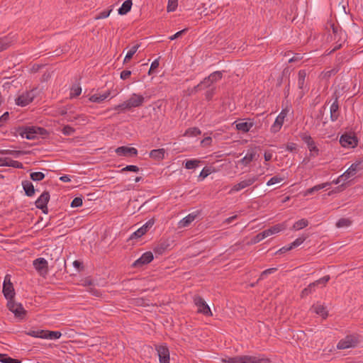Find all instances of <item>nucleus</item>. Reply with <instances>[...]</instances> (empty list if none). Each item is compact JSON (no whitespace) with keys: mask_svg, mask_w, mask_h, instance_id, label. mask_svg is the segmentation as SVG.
<instances>
[{"mask_svg":"<svg viewBox=\"0 0 363 363\" xmlns=\"http://www.w3.org/2000/svg\"><path fill=\"white\" fill-rule=\"evenodd\" d=\"M75 129L69 125H65L63 128L62 129V133L65 135H72L74 133Z\"/></svg>","mask_w":363,"mask_h":363,"instance_id":"nucleus-45","label":"nucleus"},{"mask_svg":"<svg viewBox=\"0 0 363 363\" xmlns=\"http://www.w3.org/2000/svg\"><path fill=\"white\" fill-rule=\"evenodd\" d=\"M286 116V113L284 112V111H282L279 116L275 119V121L274 124L271 127V132L272 133H277L280 130L281 126L283 125L284 118Z\"/></svg>","mask_w":363,"mask_h":363,"instance_id":"nucleus-17","label":"nucleus"},{"mask_svg":"<svg viewBox=\"0 0 363 363\" xmlns=\"http://www.w3.org/2000/svg\"><path fill=\"white\" fill-rule=\"evenodd\" d=\"M328 185V183H323V184H320L314 186L313 187L310 188L307 190L306 194H311L315 191H318L320 189H323V188L326 187Z\"/></svg>","mask_w":363,"mask_h":363,"instance_id":"nucleus-40","label":"nucleus"},{"mask_svg":"<svg viewBox=\"0 0 363 363\" xmlns=\"http://www.w3.org/2000/svg\"><path fill=\"white\" fill-rule=\"evenodd\" d=\"M131 72L130 70H123L121 72L120 77L123 80H125L130 77Z\"/></svg>","mask_w":363,"mask_h":363,"instance_id":"nucleus-61","label":"nucleus"},{"mask_svg":"<svg viewBox=\"0 0 363 363\" xmlns=\"http://www.w3.org/2000/svg\"><path fill=\"white\" fill-rule=\"evenodd\" d=\"M199 213H192L184 218L180 222L179 225L181 227H187L190 225L197 217Z\"/></svg>","mask_w":363,"mask_h":363,"instance_id":"nucleus-28","label":"nucleus"},{"mask_svg":"<svg viewBox=\"0 0 363 363\" xmlns=\"http://www.w3.org/2000/svg\"><path fill=\"white\" fill-rule=\"evenodd\" d=\"M18 133L22 138H26L28 140H33L38 135L44 136L48 133L45 128L37 126L19 128Z\"/></svg>","mask_w":363,"mask_h":363,"instance_id":"nucleus-2","label":"nucleus"},{"mask_svg":"<svg viewBox=\"0 0 363 363\" xmlns=\"http://www.w3.org/2000/svg\"><path fill=\"white\" fill-rule=\"evenodd\" d=\"M114 110H121V111H125L126 109H130V106H129V104L128 102V100L124 101L123 103L119 104V105H117L114 108H113Z\"/></svg>","mask_w":363,"mask_h":363,"instance_id":"nucleus-50","label":"nucleus"},{"mask_svg":"<svg viewBox=\"0 0 363 363\" xmlns=\"http://www.w3.org/2000/svg\"><path fill=\"white\" fill-rule=\"evenodd\" d=\"M16 41L15 35H9L0 38V52L6 50Z\"/></svg>","mask_w":363,"mask_h":363,"instance_id":"nucleus-20","label":"nucleus"},{"mask_svg":"<svg viewBox=\"0 0 363 363\" xmlns=\"http://www.w3.org/2000/svg\"><path fill=\"white\" fill-rule=\"evenodd\" d=\"M286 150L289 152H295L297 150V145L294 143H289L286 145Z\"/></svg>","mask_w":363,"mask_h":363,"instance_id":"nucleus-58","label":"nucleus"},{"mask_svg":"<svg viewBox=\"0 0 363 363\" xmlns=\"http://www.w3.org/2000/svg\"><path fill=\"white\" fill-rule=\"evenodd\" d=\"M50 200V194L48 191H44L40 197L35 201L36 208L41 209L45 214L48 213L47 204Z\"/></svg>","mask_w":363,"mask_h":363,"instance_id":"nucleus-9","label":"nucleus"},{"mask_svg":"<svg viewBox=\"0 0 363 363\" xmlns=\"http://www.w3.org/2000/svg\"><path fill=\"white\" fill-rule=\"evenodd\" d=\"M132 4V0L125 1L122 6L118 9V13L120 15H125L128 13L131 9Z\"/></svg>","mask_w":363,"mask_h":363,"instance_id":"nucleus-29","label":"nucleus"},{"mask_svg":"<svg viewBox=\"0 0 363 363\" xmlns=\"http://www.w3.org/2000/svg\"><path fill=\"white\" fill-rule=\"evenodd\" d=\"M340 143L344 147H354L357 145L358 139L354 135L345 133L340 137Z\"/></svg>","mask_w":363,"mask_h":363,"instance_id":"nucleus-8","label":"nucleus"},{"mask_svg":"<svg viewBox=\"0 0 363 363\" xmlns=\"http://www.w3.org/2000/svg\"><path fill=\"white\" fill-rule=\"evenodd\" d=\"M306 239V237H305V236H301V237L298 238L297 239H296L293 242H291L289 245L288 249H293L296 247H298L305 241Z\"/></svg>","mask_w":363,"mask_h":363,"instance_id":"nucleus-38","label":"nucleus"},{"mask_svg":"<svg viewBox=\"0 0 363 363\" xmlns=\"http://www.w3.org/2000/svg\"><path fill=\"white\" fill-rule=\"evenodd\" d=\"M317 286L315 285V284L314 282L313 283H311L306 288H305L302 291H301V297L303 298L305 296H307L308 294H311L313 291H315V288Z\"/></svg>","mask_w":363,"mask_h":363,"instance_id":"nucleus-33","label":"nucleus"},{"mask_svg":"<svg viewBox=\"0 0 363 363\" xmlns=\"http://www.w3.org/2000/svg\"><path fill=\"white\" fill-rule=\"evenodd\" d=\"M213 84V83L211 80H208V77H207L204 78L203 80L201 81L199 84L192 88L190 94H193L199 91L208 88L211 86Z\"/></svg>","mask_w":363,"mask_h":363,"instance_id":"nucleus-23","label":"nucleus"},{"mask_svg":"<svg viewBox=\"0 0 363 363\" xmlns=\"http://www.w3.org/2000/svg\"><path fill=\"white\" fill-rule=\"evenodd\" d=\"M258 179V176H252L249 178L241 181L240 182L235 184L230 191V193L233 191H239L247 186L253 184Z\"/></svg>","mask_w":363,"mask_h":363,"instance_id":"nucleus-10","label":"nucleus"},{"mask_svg":"<svg viewBox=\"0 0 363 363\" xmlns=\"http://www.w3.org/2000/svg\"><path fill=\"white\" fill-rule=\"evenodd\" d=\"M308 221L305 218H302V219L296 221L294 224L292 228L295 230H298L306 228V226H308Z\"/></svg>","mask_w":363,"mask_h":363,"instance_id":"nucleus-32","label":"nucleus"},{"mask_svg":"<svg viewBox=\"0 0 363 363\" xmlns=\"http://www.w3.org/2000/svg\"><path fill=\"white\" fill-rule=\"evenodd\" d=\"M311 310H313V311L316 314L322 316L323 318H326L328 317V311L325 310V308L318 303L314 304L312 306Z\"/></svg>","mask_w":363,"mask_h":363,"instance_id":"nucleus-27","label":"nucleus"},{"mask_svg":"<svg viewBox=\"0 0 363 363\" xmlns=\"http://www.w3.org/2000/svg\"><path fill=\"white\" fill-rule=\"evenodd\" d=\"M351 224V220L348 218H340L337 220L336 223V226L337 228H343V227H348Z\"/></svg>","mask_w":363,"mask_h":363,"instance_id":"nucleus-41","label":"nucleus"},{"mask_svg":"<svg viewBox=\"0 0 363 363\" xmlns=\"http://www.w3.org/2000/svg\"><path fill=\"white\" fill-rule=\"evenodd\" d=\"M254 123L252 122H240L236 124V129L243 133L248 132L253 126Z\"/></svg>","mask_w":363,"mask_h":363,"instance_id":"nucleus-31","label":"nucleus"},{"mask_svg":"<svg viewBox=\"0 0 363 363\" xmlns=\"http://www.w3.org/2000/svg\"><path fill=\"white\" fill-rule=\"evenodd\" d=\"M156 350L159 357L160 363H169V351L166 345L157 346Z\"/></svg>","mask_w":363,"mask_h":363,"instance_id":"nucleus-13","label":"nucleus"},{"mask_svg":"<svg viewBox=\"0 0 363 363\" xmlns=\"http://www.w3.org/2000/svg\"><path fill=\"white\" fill-rule=\"evenodd\" d=\"M259 155L257 154L255 148H251L248 150L246 155L240 160V163L244 166H247L252 161L256 160Z\"/></svg>","mask_w":363,"mask_h":363,"instance_id":"nucleus-16","label":"nucleus"},{"mask_svg":"<svg viewBox=\"0 0 363 363\" xmlns=\"http://www.w3.org/2000/svg\"><path fill=\"white\" fill-rule=\"evenodd\" d=\"M223 363H269V359L260 356L242 355L226 357L222 359Z\"/></svg>","mask_w":363,"mask_h":363,"instance_id":"nucleus-1","label":"nucleus"},{"mask_svg":"<svg viewBox=\"0 0 363 363\" xmlns=\"http://www.w3.org/2000/svg\"><path fill=\"white\" fill-rule=\"evenodd\" d=\"M3 293L8 301L13 300L15 291L13 284H3Z\"/></svg>","mask_w":363,"mask_h":363,"instance_id":"nucleus-25","label":"nucleus"},{"mask_svg":"<svg viewBox=\"0 0 363 363\" xmlns=\"http://www.w3.org/2000/svg\"><path fill=\"white\" fill-rule=\"evenodd\" d=\"M359 342V336L355 335H347L340 340L337 345L338 350H345L348 348L355 347Z\"/></svg>","mask_w":363,"mask_h":363,"instance_id":"nucleus-3","label":"nucleus"},{"mask_svg":"<svg viewBox=\"0 0 363 363\" xmlns=\"http://www.w3.org/2000/svg\"><path fill=\"white\" fill-rule=\"evenodd\" d=\"M62 336V333L60 331H49L48 333V339L56 340L59 339Z\"/></svg>","mask_w":363,"mask_h":363,"instance_id":"nucleus-48","label":"nucleus"},{"mask_svg":"<svg viewBox=\"0 0 363 363\" xmlns=\"http://www.w3.org/2000/svg\"><path fill=\"white\" fill-rule=\"evenodd\" d=\"M286 225L285 223H278L277 225H273L269 229H267L263 231V233L265 235V237L267 238L272 235L278 233L284 229H286Z\"/></svg>","mask_w":363,"mask_h":363,"instance_id":"nucleus-22","label":"nucleus"},{"mask_svg":"<svg viewBox=\"0 0 363 363\" xmlns=\"http://www.w3.org/2000/svg\"><path fill=\"white\" fill-rule=\"evenodd\" d=\"M82 92V89L79 86H74L71 89V96L72 97H77L79 95H80Z\"/></svg>","mask_w":363,"mask_h":363,"instance_id":"nucleus-51","label":"nucleus"},{"mask_svg":"<svg viewBox=\"0 0 363 363\" xmlns=\"http://www.w3.org/2000/svg\"><path fill=\"white\" fill-rule=\"evenodd\" d=\"M215 89H216L215 87H213V88H211V89H210L206 91V92L205 94V96H206V99L207 100L209 101V100H211L213 98V95L215 94Z\"/></svg>","mask_w":363,"mask_h":363,"instance_id":"nucleus-60","label":"nucleus"},{"mask_svg":"<svg viewBox=\"0 0 363 363\" xmlns=\"http://www.w3.org/2000/svg\"><path fill=\"white\" fill-rule=\"evenodd\" d=\"M362 169L361 163H353L351 166L342 174L340 176V178H345V179H348L350 177H354L357 172Z\"/></svg>","mask_w":363,"mask_h":363,"instance_id":"nucleus-15","label":"nucleus"},{"mask_svg":"<svg viewBox=\"0 0 363 363\" xmlns=\"http://www.w3.org/2000/svg\"><path fill=\"white\" fill-rule=\"evenodd\" d=\"M22 186L27 196L31 197L35 194V188L31 182L25 180L22 182Z\"/></svg>","mask_w":363,"mask_h":363,"instance_id":"nucleus-26","label":"nucleus"},{"mask_svg":"<svg viewBox=\"0 0 363 363\" xmlns=\"http://www.w3.org/2000/svg\"><path fill=\"white\" fill-rule=\"evenodd\" d=\"M200 161L198 160H187L185 163V168L188 169H195L199 166Z\"/></svg>","mask_w":363,"mask_h":363,"instance_id":"nucleus-39","label":"nucleus"},{"mask_svg":"<svg viewBox=\"0 0 363 363\" xmlns=\"http://www.w3.org/2000/svg\"><path fill=\"white\" fill-rule=\"evenodd\" d=\"M186 31H187V28H184V29H183L182 30H179V31L177 32L175 34H174L173 35L170 36L169 38L171 40H174L179 38L182 34L185 33Z\"/></svg>","mask_w":363,"mask_h":363,"instance_id":"nucleus-59","label":"nucleus"},{"mask_svg":"<svg viewBox=\"0 0 363 363\" xmlns=\"http://www.w3.org/2000/svg\"><path fill=\"white\" fill-rule=\"evenodd\" d=\"M82 205V198L80 197H76L74 198L72 203H71V206L72 208H76V207H79Z\"/></svg>","mask_w":363,"mask_h":363,"instance_id":"nucleus-56","label":"nucleus"},{"mask_svg":"<svg viewBox=\"0 0 363 363\" xmlns=\"http://www.w3.org/2000/svg\"><path fill=\"white\" fill-rule=\"evenodd\" d=\"M283 181V178L279 177L277 176L272 177L267 183V186H271L277 183H279Z\"/></svg>","mask_w":363,"mask_h":363,"instance_id":"nucleus-54","label":"nucleus"},{"mask_svg":"<svg viewBox=\"0 0 363 363\" xmlns=\"http://www.w3.org/2000/svg\"><path fill=\"white\" fill-rule=\"evenodd\" d=\"M139 47H140V45L137 44V45L133 46L130 49V50L127 52V54H126V55L125 57L124 62H126L129 61L133 57V56L137 52V50L139 48Z\"/></svg>","mask_w":363,"mask_h":363,"instance_id":"nucleus-35","label":"nucleus"},{"mask_svg":"<svg viewBox=\"0 0 363 363\" xmlns=\"http://www.w3.org/2000/svg\"><path fill=\"white\" fill-rule=\"evenodd\" d=\"M178 5V0H168L167 10L168 12H172L176 10Z\"/></svg>","mask_w":363,"mask_h":363,"instance_id":"nucleus-43","label":"nucleus"},{"mask_svg":"<svg viewBox=\"0 0 363 363\" xmlns=\"http://www.w3.org/2000/svg\"><path fill=\"white\" fill-rule=\"evenodd\" d=\"M329 280H330V276L326 275V276L319 279L318 280H316L315 281H314V283L315 284L316 286H318L319 284H323V286H325Z\"/></svg>","mask_w":363,"mask_h":363,"instance_id":"nucleus-55","label":"nucleus"},{"mask_svg":"<svg viewBox=\"0 0 363 363\" xmlns=\"http://www.w3.org/2000/svg\"><path fill=\"white\" fill-rule=\"evenodd\" d=\"M306 72L305 70H299L298 73V87L301 89L300 95L302 97L305 91L308 90L306 83Z\"/></svg>","mask_w":363,"mask_h":363,"instance_id":"nucleus-14","label":"nucleus"},{"mask_svg":"<svg viewBox=\"0 0 363 363\" xmlns=\"http://www.w3.org/2000/svg\"><path fill=\"white\" fill-rule=\"evenodd\" d=\"M330 111L331 121H337L339 117V104H338V97L336 95L335 97V101L330 106Z\"/></svg>","mask_w":363,"mask_h":363,"instance_id":"nucleus-24","label":"nucleus"},{"mask_svg":"<svg viewBox=\"0 0 363 363\" xmlns=\"http://www.w3.org/2000/svg\"><path fill=\"white\" fill-rule=\"evenodd\" d=\"M164 152L165 150L162 148L152 150L150 152V157L157 160H161L164 159Z\"/></svg>","mask_w":363,"mask_h":363,"instance_id":"nucleus-30","label":"nucleus"},{"mask_svg":"<svg viewBox=\"0 0 363 363\" xmlns=\"http://www.w3.org/2000/svg\"><path fill=\"white\" fill-rule=\"evenodd\" d=\"M301 140L307 145L310 151V157H315L318 155L319 150L311 135L303 133L301 135Z\"/></svg>","mask_w":363,"mask_h":363,"instance_id":"nucleus-6","label":"nucleus"},{"mask_svg":"<svg viewBox=\"0 0 363 363\" xmlns=\"http://www.w3.org/2000/svg\"><path fill=\"white\" fill-rule=\"evenodd\" d=\"M126 171L137 172L139 171V167L135 165H128L122 169V172H126Z\"/></svg>","mask_w":363,"mask_h":363,"instance_id":"nucleus-57","label":"nucleus"},{"mask_svg":"<svg viewBox=\"0 0 363 363\" xmlns=\"http://www.w3.org/2000/svg\"><path fill=\"white\" fill-rule=\"evenodd\" d=\"M45 175L40 172H32L30 174V178L34 182H40L45 179Z\"/></svg>","mask_w":363,"mask_h":363,"instance_id":"nucleus-34","label":"nucleus"},{"mask_svg":"<svg viewBox=\"0 0 363 363\" xmlns=\"http://www.w3.org/2000/svg\"><path fill=\"white\" fill-rule=\"evenodd\" d=\"M266 238L264 233L263 231L262 233H258L257 235H255L252 240V243L256 244L262 240L263 239Z\"/></svg>","mask_w":363,"mask_h":363,"instance_id":"nucleus-52","label":"nucleus"},{"mask_svg":"<svg viewBox=\"0 0 363 363\" xmlns=\"http://www.w3.org/2000/svg\"><path fill=\"white\" fill-rule=\"evenodd\" d=\"M201 134V130L198 128H190L187 129L185 132V135L186 136H196Z\"/></svg>","mask_w":363,"mask_h":363,"instance_id":"nucleus-42","label":"nucleus"},{"mask_svg":"<svg viewBox=\"0 0 363 363\" xmlns=\"http://www.w3.org/2000/svg\"><path fill=\"white\" fill-rule=\"evenodd\" d=\"M9 311L14 313L15 317L23 319L26 314V311L23 308L21 303H16L13 300H10L7 303Z\"/></svg>","mask_w":363,"mask_h":363,"instance_id":"nucleus-5","label":"nucleus"},{"mask_svg":"<svg viewBox=\"0 0 363 363\" xmlns=\"http://www.w3.org/2000/svg\"><path fill=\"white\" fill-rule=\"evenodd\" d=\"M9 118V112H5L1 117H0V127L4 125V123L8 121Z\"/></svg>","mask_w":363,"mask_h":363,"instance_id":"nucleus-62","label":"nucleus"},{"mask_svg":"<svg viewBox=\"0 0 363 363\" xmlns=\"http://www.w3.org/2000/svg\"><path fill=\"white\" fill-rule=\"evenodd\" d=\"M153 258V254L151 252H146L143 253L140 258L135 260L132 266L135 268L142 267L152 262Z\"/></svg>","mask_w":363,"mask_h":363,"instance_id":"nucleus-11","label":"nucleus"},{"mask_svg":"<svg viewBox=\"0 0 363 363\" xmlns=\"http://www.w3.org/2000/svg\"><path fill=\"white\" fill-rule=\"evenodd\" d=\"M330 28L333 30V34L335 35V37H336V35H337L339 34V33H342L340 28L337 26H335L334 23L330 25Z\"/></svg>","mask_w":363,"mask_h":363,"instance_id":"nucleus-64","label":"nucleus"},{"mask_svg":"<svg viewBox=\"0 0 363 363\" xmlns=\"http://www.w3.org/2000/svg\"><path fill=\"white\" fill-rule=\"evenodd\" d=\"M194 303L198 308V313H203L207 316H212V312L205 300L200 296L196 295L194 297Z\"/></svg>","mask_w":363,"mask_h":363,"instance_id":"nucleus-4","label":"nucleus"},{"mask_svg":"<svg viewBox=\"0 0 363 363\" xmlns=\"http://www.w3.org/2000/svg\"><path fill=\"white\" fill-rule=\"evenodd\" d=\"M144 97L142 95L133 94L128 100L130 108H136L143 105L144 103Z\"/></svg>","mask_w":363,"mask_h":363,"instance_id":"nucleus-18","label":"nucleus"},{"mask_svg":"<svg viewBox=\"0 0 363 363\" xmlns=\"http://www.w3.org/2000/svg\"><path fill=\"white\" fill-rule=\"evenodd\" d=\"M111 11H112L111 9H109V10L103 11L100 12L98 15H96L94 17V19L95 20H99V19L106 18L109 16V15H110Z\"/></svg>","mask_w":363,"mask_h":363,"instance_id":"nucleus-46","label":"nucleus"},{"mask_svg":"<svg viewBox=\"0 0 363 363\" xmlns=\"http://www.w3.org/2000/svg\"><path fill=\"white\" fill-rule=\"evenodd\" d=\"M276 270V268H269L263 271L260 275V279H263L265 276L274 272Z\"/></svg>","mask_w":363,"mask_h":363,"instance_id":"nucleus-63","label":"nucleus"},{"mask_svg":"<svg viewBox=\"0 0 363 363\" xmlns=\"http://www.w3.org/2000/svg\"><path fill=\"white\" fill-rule=\"evenodd\" d=\"M116 152L119 156H135L138 154V150L135 147L121 146L116 148Z\"/></svg>","mask_w":363,"mask_h":363,"instance_id":"nucleus-19","label":"nucleus"},{"mask_svg":"<svg viewBox=\"0 0 363 363\" xmlns=\"http://www.w3.org/2000/svg\"><path fill=\"white\" fill-rule=\"evenodd\" d=\"M0 362L2 363H21V361L2 354H0Z\"/></svg>","mask_w":363,"mask_h":363,"instance_id":"nucleus-37","label":"nucleus"},{"mask_svg":"<svg viewBox=\"0 0 363 363\" xmlns=\"http://www.w3.org/2000/svg\"><path fill=\"white\" fill-rule=\"evenodd\" d=\"M35 98L34 90L23 93L16 99V104L20 106H26L31 103Z\"/></svg>","mask_w":363,"mask_h":363,"instance_id":"nucleus-7","label":"nucleus"},{"mask_svg":"<svg viewBox=\"0 0 363 363\" xmlns=\"http://www.w3.org/2000/svg\"><path fill=\"white\" fill-rule=\"evenodd\" d=\"M159 65H160V63H159V59H156V60H155L152 62V64H151V65H150V69H149L148 74H149V75H150V74H152V73H154V72H155V70L156 69H157V68H158Z\"/></svg>","mask_w":363,"mask_h":363,"instance_id":"nucleus-53","label":"nucleus"},{"mask_svg":"<svg viewBox=\"0 0 363 363\" xmlns=\"http://www.w3.org/2000/svg\"><path fill=\"white\" fill-rule=\"evenodd\" d=\"M222 77L223 72L220 71H216L208 76V80H211L213 83H215L221 79Z\"/></svg>","mask_w":363,"mask_h":363,"instance_id":"nucleus-36","label":"nucleus"},{"mask_svg":"<svg viewBox=\"0 0 363 363\" xmlns=\"http://www.w3.org/2000/svg\"><path fill=\"white\" fill-rule=\"evenodd\" d=\"M154 225V220L151 219L146 222L142 227L131 234L130 240L138 239L145 235L147 230Z\"/></svg>","mask_w":363,"mask_h":363,"instance_id":"nucleus-12","label":"nucleus"},{"mask_svg":"<svg viewBox=\"0 0 363 363\" xmlns=\"http://www.w3.org/2000/svg\"><path fill=\"white\" fill-rule=\"evenodd\" d=\"M167 245L164 243H161L154 248V252L157 254L162 255L167 249Z\"/></svg>","mask_w":363,"mask_h":363,"instance_id":"nucleus-49","label":"nucleus"},{"mask_svg":"<svg viewBox=\"0 0 363 363\" xmlns=\"http://www.w3.org/2000/svg\"><path fill=\"white\" fill-rule=\"evenodd\" d=\"M6 167H13L15 168H21H21H23V164L21 162H20L18 161L13 160L7 158V164Z\"/></svg>","mask_w":363,"mask_h":363,"instance_id":"nucleus-44","label":"nucleus"},{"mask_svg":"<svg viewBox=\"0 0 363 363\" xmlns=\"http://www.w3.org/2000/svg\"><path fill=\"white\" fill-rule=\"evenodd\" d=\"M35 269L40 273H47L48 262L44 258H38L33 261Z\"/></svg>","mask_w":363,"mask_h":363,"instance_id":"nucleus-21","label":"nucleus"},{"mask_svg":"<svg viewBox=\"0 0 363 363\" xmlns=\"http://www.w3.org/2000/svg\"><path fill=\"white\" fill-rule=\"evenodd\" d=\"M89 100L92 102L101 103L104 101V99L101 94H95L90 96Z\"/></svg>","mask_w":363,"mask_h":363,"instance_id":"nucleus-47","label":"nucleus"}]
</instances>
